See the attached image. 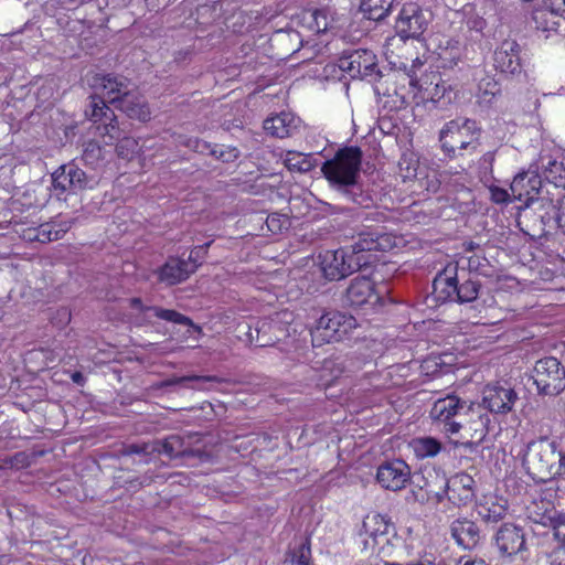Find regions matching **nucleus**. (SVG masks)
I'll list each match as a JSON object with an SVG mask.
<instances>
[{
	"label": "nucleus",
	"instance_id": "13d9d810",
	"mask_svg": "<svg viewBox=\"0 0 565 565\" xmlns=\"http://www.w3.org/2000/svg\"><path fill=\"white\" fill-rule=\"evenodd\" d=\"M211 149H213V146L211 143L201 139L199 140V147L196 152L211 154Z\"/></svg>",
	"mask_w": 565,
	"mask_h": 565
},
{
	"label": "nucleus",
	"instance_id": "9b49d317",
	"mask_svg": "<svg viewBox=\"0 0 565 565\" xmlns=\"http://www.w3.org/2000/svg\"><path fill=\"white\" fill-rule=\"evenodd\" d=\"M108 104L109 103L102 97L100 94L93 93L88 97L85 116L93 122H106L104 127L105 135L109 137L110 141H113L115 139H119L120 131L117 127L116 115Z\"/></svg>",
	"mask_w": 565,
	"mask_h": 565
},
{
	"label": "nucleus",
	"instance_id": "4d7b16f0",
	"mask_svg": "<svg viewBox=\"0 0 565 565\" xmlns=\"http://www.w3.org/2000/svg\"><path fill=\"white\" fill-rule=\"evenodd\" d=\"M199 138H185L183 141H181V143L196 152L199 147Z\"/></svg>",
	"mask_w": 565,
	"mask_h": 565
},
{
	"label": "nucleus",
	"instance_id": "f8f14e48",
	"mask_svg": "<svg viewBox=\"0 0 565 565\" xmlns=\"http://www.w3.org/2000/svg\"><path fill=\"white\" fill-rule=\"evenodd\" d=\"M429 18L417 3H405L402 8L396 28L403 38H418L427 29Z\"/></svg>",
	"mask_w": 565,
	"mask_h": 565
},
{
	"label": "nucleus",
	"instance_id": "37998d69",
	"mask_svg": "<svg viewBox=\"0 0 565 565\" xmlns=\"http://www.w3.org/2000/svg\"><path fill=\"white\" fill-rule=\"evenodd\" d=\"M103 159L102 147L94 140L85 143L83 150V160L88 164H95Z\"/></svg>",
	"mask_w": 565,
	"mask_h": 565
},
{
	"label": "nucleus",
	"instance_id": "bb28decb",
	"mask_svg": "<svg viewBox=\"0 0 565 565\" xmlns=\"http://www.w3.org/2000/svg\"><path fill=\"white\" fill-rule=\"evenodd\" d=\"M115 107L131 119H137L142 122L150 119V108L146 99L137 93L129 90Z\"/></svg>",
	"mask_w": 565,
	"mask_h": 565
},
{
	"label": "nucleus",
	"instance_id": "338daca9",
	"mask_svg": "<svg viewBox=\"0 0 565 565\" xmlns=\"http://www.w3.org/2000/svg\"><path fill=\"white\" fill-rule=\"evenodd\" d=\"M562 207H563V221L561 223V228L565 232V195L562 198Z\"/></svg>",
	"mask_w": 565,
	"mask_h": 565
},
{
	"label": "nucleus",
	"instance_id": "8fccbe9b",
	"mask_svg": "<svg viewBox=\"0 0 565 565\" xmlns=\"http://www.w3.org/2000/svg\"><path fill=\"white\" fill-rule=\"evenodd\" d=\"M553 527L555 537L565 544V513L555 519Z\"/></svg>",
	"mask_w": 565,
	"mask_h": 565
},
{
	"label": "nucleus",
	"instance_id": "a19ab883",
	"mask_svg": "<svg viewBox=\"0 0 565 565\" xmlns=\"http://www.w3.org/2000/svg\"><path fill=\"white\" fill-rule=\"evenodd\" d=\"M311 550L309 541L302 542L299 547L290 554V562L292 565H312Z\"/></svg>",
	"mask_w": 565,
	"mask_h": 565
},
{
	"label": "nucleus",
	"instance_id": "f257e3e1",
	"mask_svg": "<svg viewBox=\"0 0 565 565\" xmlns=\"http://www.w3.org/2000/svg\"><path fill=\"white\" fill-rule=\"evenodd\" d=\"M361 163V149L344 147L339 149L332 159L323 162L321 172L330 186L347 201L362 207H370L373 204V199L359 182Z\"/></svg>",
	"mask_w": 565,
	"mask_h": 565
},
{
	"label": "nucleus",
	"instance_id": "774afa93",
	"mask_svg": "<svg viewBox=\"0 0 565 565\" xmlns=\"http://www.w3.org/2000/svg\"><path fill=\"white\" fill-rule=\"evenodd\" d=\"M559 477H564L565 478V462H564V470H562V472H559Z\"/></svg>",
	"mask_w": 565,
	"mask_h": 565
},
{
	"label": "nucleus",
	"instance_id": "052dcab7",
	"mask_svg": "<svg viewBox=\"0 0 565 565\" xmlns=\"http://www.w3.org/2000/svg\"><path fill=\"white\" fill-rule=\"evenodd\" d=\"M13 466V461L10 458H0V470L7 469Z\"/></svg>",
	"mask_w": 565,
	"mask_h": 565
},
{
	"label": "nucleus",
	"instance_id": "f704fd0d",
	"mask_svg": "<svg viewBox=\"0 0 565 565\" xmlns=\"http://www.w3.org/2000/svg\"><path fill=\"white\" fill-rule=\"evenodd\" d=\"M409 447L419 459L435 457L443 448L441 443L433 437L414 438L411 440Z\"/></svg>",
	"mask_w": 565,
	"mask_h": 565
},
{
	"label": "nucleus",
	"instance_id": "ddd939ff",
	"mask_svg": "<svg viewBox=\"0 0 565 565\" xmlns=\"http://www.w3.org/2000/svg\"><path fill=\"white\" fill-rule=\"evenodd\" d=\"M411 468L403 460L382 463L377 468L376 481L386 490L399 491L411 481Z\"/></svg>",
	"mask_w": 565,
	"mask_h": 565
},
{
	"label": "nucleus",
	"instance_id": "6e6d98bb",
	"mask_svg": "<svg viewBox=\"0 0 565 565\" xmlns=\"http://www.w3.org/2000/svg\"><path fill=\"white\" fill-rule=\"evenodd\" d=\"M456 565H489L483 559L479 558H459L458 563Z\"/></svg>",
	"mask_w": 565,
	"mask_h": 565
},
{
	"label": "nucleus",
	"instance_id": "680f3d73",
	"mask_svg": "<svg viewBox=\"0 0 565 565\" xmlns=\"http://www.w3.org/2000/svg\"><path fill=\"white\" fill-rule=\"evenodd\" d=\"M72 380L74 383H77V384H83L84 382V376L81 372H75L72 374Z\"/></svg>",
	"mask_w": 565,
	"mask_h": 565
},
{
	"label": "nucleus",
	"instance_id": "de8ad7c7",
	"mask_svg": "<svg viewBox=\"0 0 565 565\" xmlns=\"http://www.w3.org/2000/svg\"><path fill=\"white\" fill-rule=\"evenodd\" d=\"M210 245L211 242L204 244L203 246H196L190 252L189 258L185 262H189L191 266H194V271L201 265V262L204 258L206 249Z\"/></svg>",
	"mask_w": 565,
	"mask_h": 565
},
{
	"label": "nucleus",
	"instance_id": "72a5a7b5",
	"mask_svg": "<svg viewBox=\"0 0 565 565\" xmlns=\"http://www.w3.org/2000/svg\"><path fill=\"white\" fill-rule=\"evenodd\" d=\"M71 228L70 222H62V223H55V222H49L41 224L36 228V234H34V237L40 243H50L53 241H57L63 237V235Z\"/></svg>",
	"mask_w": 565,
	"mask_h": 565
},
{
	"label": "nucleus",
	"instance_id": "4be33fe9",
	"mask_svg": "<svg viewBox=\"0 0 565 565\" xmlns=\"http://www.w3.org/2000/svg\"><path fill=\"white\" fill-rule=\"evenodd\" d=\"M194 273V266L179 257H170L159 269L158 279L168 286L186 280Z\"/></svg>",
	"mask_w": 565,
	"mask_h": 565
},
{
	"label": "nucleus",
	"instance_id": "e433bc0d",
	"mask_svg": "<svg viewBox=\"0 0 565 565\" xmlns=\"http://www.w3.org/2000/svg\"><path fill=\"white\" fill-rule=\"evenodd\" d=\"M381 248L379 238H375L373 234H360L358 239L350 246V255L363 256L364 259L371 262V255L366 254Z\"/></svg>",
	"mask_w": 565,
	"mask_h": 565
},
{
	"label": "nucleus",
	"instance_id": "aec40b11",
	"mask_svg": "<svg viewBox=\"0 0 565 565\" xmlns=\"http://www.w3.org/2000/svg\"><path fill=\"white\" fill-rule=\"evenodd\" d=\"M494 67L504 74H519L522 68L520 45L515 41L505 40L494 51Z\"/></svg>",
	"mask_w": 565,
	"mask_h": 565
},
{
	"label": "nucleus",
	"instance_id": "a18cd8bd",
	"mask_svg": "<svg viewBox=\"0 0 565 565\" xmlns=\"http://www.w3.org/2000/svg\"><path fill=\"white\" fill-rule=\"evenodd\" d=\"M211 156L222 162H233L239 157V151L235 147H218L215 145L211 149Z\"/></svg>",
	"mask_w": 565,
	"mask_h": 565
},
{
	"label": "nucleus",
	"instance_id": "a211bd4d",
	"mask_svg": "<svg viewBox=\"0 0 565 565\" xmlns=\"http://www.w3.org/2000/svg\"><path fill=\"white\" fill-rule=\"evenodd\" d=\"M448 500L457 505H467L476 498V481L466 473L458 472L448 479L446 488Z\"/></svg>",
	"mask_w": 565,
	"mask_h": 565
},
{
	"label": "nucleus",
	"instance_id": "423d86ee",
	"mask_svg": "<svg viewBox=\"0 0 565 565\" xmlns=\"http://www.w3.org/2000/svg\"><path fill=\"white\" fill-rule=\"evenodd\" d=\"M241 331L249 344L264 348L287 338L289 326L277 313L275 317L257 319L252 324L243 326Z\"/></svg>",
	"mask_w": 565,
	"mask_h": 565
},
{
	"label": "nucleus",
	"instance_id": "4c0bfd02",
	"mask_svg": "<svg viewBox=\"0 0 565 565\" xmlns=\"http://www.w3.org/2000/svg\"><path fill=\"white\" fill-rule=\"evenodd\" d=\"M285 166L290 171L306 173L315 168V160L310 154L288 151L284 159Z\"/></svg>",
	"mask_w": 565,
	"mask_h": 565
},
{
	"label": "nucleus",
	"instance_id": "9d476101",
	"mask_svg": "<svg viewBox=\"0 0 565 565\" xmlns=\"http://www.w3.org/2000/svg\"><path fill=\"white\" fill-rule=\"evenodd\" d=\"M416 486L425 491L417 498L418 501L424 502L430 497L436 498L437 502H441L446 495V488L448 478L444 470L436 467H424L418 473L415 475Z\"/></svg>",
	"mask_w": 565,
	"mask_h": 565
},
{
	"label": "nucleus",
	"instance_id": "5701e85b",
	"mask_svg": "<svg viewBox=\"0 0 565 565\" xmlns=\"http://www.w3.org/2000/svg\"><path fill=\"white\" fill-rule=\"evenodd\" d=\"M490 417L478 416V420H459L451 423L450 428H447V433L456 434L459 430H463L465 437L468 438L466 445L473 446L479 445L483 441L489 433Z\"/></svg>",
	"mask_w": 565,
	"mask_h": 565
},
{
	"label": "nucleus",
	"instance_id": "864d4df0",
	"mask_svg": "<svg viewBox=\"0 0 565 565\" xmlns=\"http://www.w3.org/2000/svg\"><path fill=\"white\" fill-rule=\"evenodd\" d=\"M266 224L271 232H278L281 228V225L279 224V218L275 215H269L266 218Z\"/></svg>",
	"mask_w": 565,
	"mask_h": 565
},
{
	"label": "nucleus",
	"instance_id": "3c124183",
	"mask_svg": "<svg viewBox=\"0 0 565 565\" xmlns=\"http://www.w3.org/2000/svg\"><path fill=\"white\" fill-rule=\"evenodd\" d=\"M150 448V445L148 444H142V445H138V444H131V445H127L126 447H124L122 449V455L125 456H130V455H134V454H150L152 452Z\"/></svg>",
	"mask_w": 565,
	"mask_h": 565
},
{
	"label": "nucleus",
	"instance_id": "c756f323",
	"mask_svg": "<svg viewBox=\"0 0 565 565\" xmlns=\"http://www.w3.org/2000/svg\"><path fill=\"white\" fill-rule=\"evenodd\" d=\"M555 509L552 501L539 498L533 499L526 505V515L527 518L537 524L547 525L548 523H553L555 521Z\"/></svg>",
	"mask_w": 565,
	"mask_h": 565
},
{
	"label": "nucleus",
	"instance_id": "473e14b6",
	"mask_svg": "<svg viewBox=\"0 0 565 565\" xmlns=\"http://www.w3.org/2000/svg\"><path fill=\"white\" fill-rule=\"evenodd\" d=\"M130 303H131V307L140 309L142 311H145V310L152 311L153 315L161 320L170 321V322H173L177 324L193 326V322L189 317H186L175 310L163 309L160 307H143L141 303V300L139 298L130 299Z\"/></svg>",
	"mask_w": 565,
	"mask_h": 565
},
{
	"label": "nucleus",
	"instance_id": "0eeeda50",
	"mask_svg": "<svg viewBox=\"0 0 565 565\" xmlns=\"http://www.w3.org/2000/svg\"><path fill=\"white\" fill-rule=\"evenodd\" d=\"M367 264L363 256L350 255L347 248L327 250L321 257V270L329 280H340Z\"/></svg>",
	"mask_w": 565,
	"mask_h": 565
},
{
	"label": "nucleus",
	"instance_id": "412c9836",
	"mask_svg": "<svg viewBox=\"0 0 565 565\" xmlns=\"http://www.w3.org/2000/svg\"><path fill=\"white\" fill-rule=\"evenodd\" d=\"M542 186L541 178L534 172H522L514 177L510 190L514 200L523 201L525 206L535 200Z\"/></svg>",
	"mask_w": 565,
	"mask_h": 565
},
{
	"label": "nucleus",
	"instance_id": "49530a36",
	"mask_svg": "<svg viewBox=\"0 0 565 565\" xmlns=\"http://www.w3.org/2000/svg\"><path fill=\"white\" fill-rule=\"evenodd\" d=\"M479 90L481 93V98L484 102L490 103L494 96L500 94L501 88L494 79L484 78L479 84Z\"/></svg>",
	"mask_w": 565,
	"mask_h": 565
},
{
	"label": "nucleus",
	"instance_id": "a878e982",
	"mask_svg": "<svg viewBox=\"0 0 565 565\" xmlns=\"http://www.w3.org/2000/svg\"><path fill=\"white\" fill-rule=\"evenodd\" d=\"M374 282L367 277L354 278L347 289V300L351 306L361 307L372 300L377 301Z\"/></svg>",
	"mask_w": 565,
	"mask_h": 565
},
{
	"label": "nucleus",
	"instance_id": "7ed1b4c3",
	"mask_svg": "<svg viewBox=\"0 0 565 565\" xmlns=\"http://www.w3.org/2000/svg\"><path fill=\"white\" fill-rule=\"evenodd\" d=\"M479 137L480 128L475 120L468 118L450 120L439 134L441 148L450 157H455L457 150H476Z\"/></svg>",
	"mask_w": 565,
	"mask_h": 565
},
{
	"label": "nucleus",
	"instance_id": "cd10ccee",
	"mask_svg": "<svg viewBox=\"0 0 565 565\" xmlns=\"http://www.w3.org/2000/svg\"><path fill=\"white\" fill-rule=\"evenodd\" d=\"M457 267H448L439 273L433 281V294L439 301H456Z\"/></svg>",
	"mask_w": 565,
	"mask_h": 565
},
{
	"label": "nucleus",
	"instance_id": "b1692460",
	"mask_svg": "<svg viewBox=\"0 0 565 565\" xmlns=\"http://www.w3.org/2000/svg\"><path fill=\"white\" fill-rule=\"evenodd\" d=\"M451 537L465 550L476 547L480 541V530L478 525L466 518L455 520L450 525Z\"/></svg>",
	"mask_w": 565,
	"mask_h": 565
},
{
	"label": "nucleus",
	"instance_id": "bf43d9fd",
	"mask_svg": "<svg viewBox=\"0 0 565 565\" xmlns=\"http://www.w3.org/2000/svg\"><path fill=\"white\" fill-rule=\"evenodd\" d=\"M556 491L565 494V478L559 477L555 479Z\"/></svg>",
	"mask_w": 565,
	"mask_h": 565
},
{
	"label": "nucleus",
	"instance_id": "69168bd1",
	"mask_svg": "<svg viewBox=\"0 0 565 565\" xmlns=\"http://www.w3.org/2000/svg\"><path fill=\"white\" fill-rule=\"evenodd\" d=\"M480 265V259L478 257H471L469 258V268L470 269H478Z\"/></svg>",
	"mask_w": 565,
	"mask_h": 565
},
{
	"label": "nucleus",
	"instance_id": "20e7f679",
	"mask_svg": "<svg viewBox=\"0 0 565 565\" xmlns=\"http://www.w3.org/2000/svg\"><path fill=\"white\" fill-rule=\"evenodd\" d=\"M358 326L353 316L340 311H330L322 315L311 329L313 345L338 342L349 335Z\"/></svg>",
	"mask_w": 565,
	"mask_h": 565
},
{
	"label": "nucleus",
	"instance_id": "1a4fd4ad",
	"mask_svg": "<svg viewBox=\"0 0 565 565\" xmlns=\"http://www.w3.org/2000/svg\"><path fill=\"white\" fill-rule=\"evenodd\" d=\"M95 94H100L110 105L116 106L129 93V81L121 75L96 73L89 79Z\"/></svg>",
	"mask_w": 565,
	"mask_h": 565
},
{
	"label": "nucleus",
	"instance_id": "0e129e2a",
	"mask_svg": "<svg viewBox=\"0 0 565 565\" xmlns=\"http://www.w3.org/2000/svg\"><path fill=\"white\" fill-rule=\"evenodd\" d=\"M34 234H36V228H29L24 234V238L28 241H36Z\"/></svg>",
	"mask_w": 565,
	"mask_h": 565
},
{
	"label": "nucleus",
	"instance_id": "393cba45",
	"mask_svg": "<svg viewBox=\"0 0 565 565\" xmlns=\"http://www.w3.org/2000/svg\"><path fill=\"white\" fill-rule=\"evenodd\" d=\"M299 122V118L295 115L282 111L265 119L264 130L271 137L287 138L298 130Z\"/></svg>",
	"mask_w": 565,
	"mask_h": 565
},
{
	"label": "nucleus",
	"instance_id": "e2e57ef3",
	"mask_svg": "<svg viewBox=\"0 0 565 565\" xmlns=\"http://www.w3.org/2000/svg\"><path fill=\"white\" fill-rule=\"evenodd\" d=\"M493 160H494V152H487L482 157L483 163L491 164L493 162Z\"/></svg>",
	"mask_w": 565,
	"mask_h": 565
},
{
	"label": "nucleus",
	"instance_id": "79ce46f5",
	"mask_svg": "<svg viewBox=\"0 0 565 565\" xmlns=\"http://www.w3.org/2000/svg\"><path fill=\"white\" fill-rule=\"evenodd\" d=\"M138 141L130 137L119 139L116 150L119 157L129 160L135 153L138 152Z\"/></svg>",
	"mask_w": 565,
	"mask_h": 565
},
{
	"label": "nucleus",
	"instance_id": "f3484780",
	"mask_svg": "<svg viewBox=\"0 0 565 565\" xmlns=\"http://www.w3.org/2000/svg\"><path fill=\"white\" fill-rule=\"evenodd\" d=\"M465 407L466 401L456 395H447L434 403L430 409V417L434 420L444 424L445 430L447 431V428H450L451 423L460 420Z\"/></svg>",
	"mask_w": 565,
	"mask_h": 565
},
{
	"label": "nucleus",
	"instance_id": "5fc2aeb1",
	"mask_svg": "<svg viewBox=\"0 0 565 565\" xmlns=\"http://www.w3.org/2000/svg\"><path fill=\"white\" fill-rule=\"evenodd\" d=\"M550 565H565V551L553 553Z\"/></svg>",
	"mask_w": 565,
	"mask_h": 565
},
{
	"label": "nucleus",
	"instance_id": "f03ea898",
	"mask_svg": "<svg viewBox=\"0 0 565 565\" xmlns=\"http://www.w3.org/2000/svg\"><path fill=\"white\" fill-rule=\"evenodd\" d=\"M565 456L554 441L540 438L527 444L523 455L526 472L537 482H546L559 478L564 470Z\"/></svg>",
	"mask_w": 565,
	"mask_h": 565
},
{
	"label": "nucleus",
	"instance_id": "2f4dec72",
	"mask_svg": "<svg viewBox=\"0 0 565 565\" xmlns=\"http://www.w3.org/2000/svg\"><path fill=\"white\" fill-rule=\"evenodd\" d=\"M303 20L310 30L323 33L334 28V18L329 9H317L305 12Z\"/></svg>",
	"mask_w": 565,
	"mask_h": 565
},
{
	"label": "nucleus",
	"instance_id": "58836bf2",
	"mask_svg": "<svg viewBox=\"0 0 565 565\" xmlns=\"http://www.w3.org/2000/svg\"><path fill=\"white\" fill-rule=\"evenodd\" d=\"M206 382H220V380L216 376L211 375H186V376H180V377H172L169 380H166L161 383V387L163 386H171L177 384H188V387L194 388V390H202L203 384Z\"/></svg>",
	"mask_w": 565,
	"mask_h": 565
},
{
	"label": "nucleus",
	"instance_id": "09e8293b",
	"mask_svg": "<svg viewBox=\"0 0 565 565\" xmlns=\"http://www.w3.org/2000/svg\"><path fill=\"white\" fill-rule=\"evenodd\" d=\"M489 191L491 201L497 204H504L510 201L509 192L502 188L491 186Z\"/></svg>",
	"mask_w": 565,
	"mask_h": 565
},
{
	"label": "nucleus",
	"instance_id": "7c9ffc66",
	"mask_svg": "<svg viewBox=\"0 0 565 565\" xmlns=\"http://www.w3.org/2000/svg\"><path fill=\"white\" fill-rule=\"evenodd\" d=\"M151 451L164 454L169 458L190 456L192 451L185 446L184 439L178 435H171L161 441L151 445Z\"/></svg>",
	"mask_w": 565,
	"mask_h": 565
},
{
	"label": "nucleus",
	"instance_id": "4468645a",
	"mask_svg": "<svg viewBox=\"0 0 565 565\" xmlns=\"http://www.w3.org/2000/svg\"><path fill=\"white\" fill-rule=\"evenodd\" d=\"M527 207L533 212L535 220L541 223L542 232L561 227L563 221L562 199L557 200V204H555L547 196H537Z\"/></svg>",
	"mask_w": 565,
	"mask_h": 565
},
{
	"label": "nucleus",
	"instance_id": "6e6552de",
	"mask_svg": "<svg viewBox=\"0 0 565 565\" xmlns=\"http://www.w3.org/2000/svg\"><path fill=\"white\" fill-rule=\"evenodd\" d=\"M53 186L62 193L68 191L76 193L85 189H92L97 184L93 175H88L74 163L61 166L52 174Z\"/></svg>",
	"mask_w": 565,
	"mask_h": 565
},
{
	"label": "nucleus",
	"instance_id": "c9c22d12",
	"mask_svg": "<svg viewBox=\"0 0 565 565\" xmlns=\"http://www.w3.org/2000/svg\"><path fill=\"white\" fill-rule=\"evenodd\" d=\"M395 0H362L361 11L370 20H383L392 10Z\"/></svg>",
	"mask_w": 565,
	"mask_h": 565
},
{
	"label": "nucleus",
	"instance_id": "ea45409f",
	"mask_svg": "<svg viewBox=\"0 0 565 565\" xmlns=\"http://www.w3.org/2000/svg\"><path fill=\"white\" fill-rule=\"evenodd\" d=\"M480 282L471 278L460 285L457 284L456 301L460 303L471 302L478 298Z\"/></svg>",
	"mask_w": 565,
	"mask_h": 565
},
{
	"label": "nucleus",
	"instance_id": "2eb2a0df",
	"mask_svg": "<svg viewBox=\"0 0 565 565\" xmlns=\"http://www.w3.org/2000/svg\"><path fill=\"white\" fill-rule=\"evenodd\" d=\"M495 546L502 556H514L526 551V541L523 529L512 523H504L498 530Z\"/></svg>",
	"mask_w": 565,
	"mask_h": 565
},
{
	"label": "nucleus",
	"instance_id": "39448f33",
	"mask_svg": "<svg viewBox=\"0 0 565 565\" xmlns=\"http://www.w3.org/2000/svg\"><path fill=\"white\" fill-rule=\"evenodd\" d=\"M532 379L540 395L557 396L565 390V366L554 356L540 359Z\"/></svg>",
	"mask_w": 565,
	"mask_h": 565
},
{
	"label": "nucleus",
	"instance_id": "c85d7f7f",
	"mask_svg": "<svg viewBox=\"0 0 565 565\" xmlns=\"http://www.w3.org/2000/svg\"><path fill=\"white\" fill-rule=\"evenodd\" d=\"M507 500L494 495L484 497L478 507V514L487 523H498L507 515Z\"/></svg>",
	"mask_w": 565,
	"mask_h": 565
},
{
	"label": "nucleus",
	"instance_id": "dca6fc26",
	"mask_svg": "<svg viewBox=\"0 0 565 565\" xmlns=\"http://www.w3.org/2000/svg\"><path fill=\"white\" fill-rule=\"evenodd\" d=\"M518 394L512 387L501 385H488L483 390L482 404L494 414H507L512 411Z\"/></svg>",
	"mask_w": 565,
	"mask_h": 565
},
{
	"label": "nucleus",
	"instance_id": "c03bdc74",
	"mask_svg": "<svg viewBox=\"0 0 565 565\" xmlns=\"http://www.w3.org/2000/svg\"><path fill=\"white\" fill-rule=\"evenodd\" d=\"M478 416H481V417H488L489 416L488 409L484 407V405L483 404H479V403H470V404H468L466 402V407L462 411V417L460 418V420H473V422H477L478 420Z\"/></svg>",
	"mask_w": 565,
	"mask_h": 565
},
{
	"label": "nucleus",
	"instance_id": "603ef678",
	"mask_svg": "<svg viewBox=\"0 0 565 565\" xmlns=\"http://www.w3.org/2000/svg\"><path fill=\"white\" fill-rule=\"evenodd\" d=\"M439 366L438 358H429L422 364V370L428 373H436Z\"/></svg>",
	"mask_w": 565,
	"mask_h": 565
},
{
	"label": "nucleus",
	"instance_id": "6ab92c4d",
	"mask_svg": "<svg viewBox=\"0 0 565 565\" xmlns=\"http://www.w3.org/2000/svg\"><path fill=\"white\" fill-rule=\"evenodd\" d=\"M340 67L352 77H370L375 73L376 56L369 50H356L341 58Z\"/></svg>",
	"mask_w": 565,
	"mask_h": 565
}]
</instances>
